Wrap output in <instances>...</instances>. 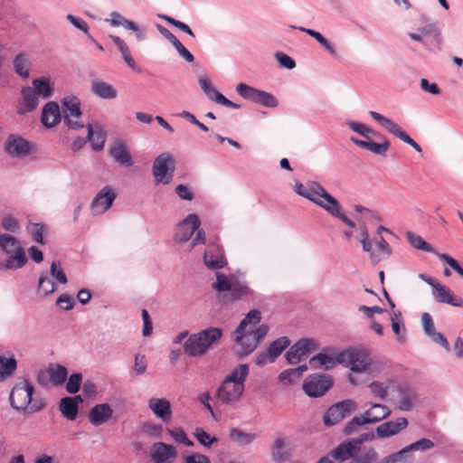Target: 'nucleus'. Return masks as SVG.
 <instances>
[{"mask_svg":"<svg viewBox=\"0 0 463 463\" xmlns=\"http://www.w3.org/2000/svg\"><path fill=\"white\" fill-rule=\"evenodd\" d=\"M117 197L114 189L109 186H104L93 198L90 208L95 215L102 214L107 212Z\"/></svg>","mask_w":463,"mask_h":463,"instance_id":"ddd939ff","label":"nucleus"},{"mask_svg":"<svg viewBox=\"0 0 463 463\" xmlns=\"http://www.w3.org/2000/svg\"><path fill=\"white\" fill-rule=\"evenodd\" d=\"M208 99L215 101L217 104H221L222 106L232 108V109H241V105L237 104L226 97H224L221 92H219L214 87H212L210 90L204 92Z\"/></svg>","mask_w":463,"mask_h":463,"instance_id":"a18cd8bd","label":"nucleus"},{"mask_svg":"<svg viewBox=\"0 0 463 463\" xmlns=\"http://www.w3.org/2000/svg\"><path fill=\"white\" fill-rule=\"evenodd\" d=\"M315 188L318 192L314 203L324 208L332 216L341 220L348 227L354 228L355 223L341 212L342 207L339 202L328 194L323 186H316Z\"/></svg>","mask_w":463,"mask_h":463,"instance_id":"39448f33","label":"nucleus"},{"mask_svg":"<svg viewBox=\"0 0 463 463\" xmlns=\"http://www.w3.org/2000/svg\"><path fill=\"white\" fill-rule=\"evenodd\" d=\"M354 447L351 445L348 439L339 443L327 455L320 458L317 463H344L356 455Z\"/></svg>","mask_w":463,"mask_h":463,"instance_id":"f8f14e48","label":"nucleus"},{"mask_svg":"<svg viewBox=\"0 0 463 463\" xmlns=\"http://www.w3.org/2000/svg\"><path fill=\"white\" fill-rule=\"evenodd\" d=\"M236 91L241 98L266 108H276L279 105L273 94L242 82L236 86Z\"/></svg>","mask_w":463,"mask_h":463,"instance_id":"0eeeda50","label":"nucleus"},{"mask_svg":"<svg viewBox=\"0 0 463 463\" xmlns=\"http://www.w3.org/2000/svg\"><path fill=\"white\" fill-rule=\"evenodd\" d=\"M203 262L208 269L213 270L224 268L227 260L222 248L215 243L208 245L203 254Z\"/></svg>","mask_w":463,"mask_h":463,"instance_id":"f3484780","label":"nucleus"},{"mask_svg":"<svg viewBox=\"0 0 463 463\" xmlns=\"http://www.w3.org/2000/svg\"><path fill=\"white\" fill-rule=\"evenodd\" d=\"M113 414L109 403H99L92 407L89 412V420L94 426H100L107 422Z\"/></svg>","mask_w":463,"mask_h":463,"instance_id":"5701e85b","label":"nucleus"},{"mask_svg":"<svg viewBox=\"0 0 463 463\" xmlns=\"http://www.w3.org/2000/svg\"><path fill=\"white\" fill-rule=\"evenodd\" d=\"M418 31L422 34L424 39V46L430 52H438L441 50L442 37L440 29L436 24H428L420 27Z\"/></svg>","mask_w":463,"mask_h":463,"instance_id":"dca6fc26","label":"nucleus"},{"mask_svg":"<svg viewBox=\"0 0 463 463\" xmlns=\"http://www.w3.org/2000/svg\"><path fill=\"white\" fill-rule=\"evenodd\" d=\"M316 349L315 342L312 339L302 338L295 343L285 354L288 364H297L305 355H307Z\"/></svg>","mask_w":463,"mask_h":463,"instance_id":"2eb2a0df","label":"nucleus"},{"mask_svg":"<svg viewBox=\"0 0 463 463\" xmlns=\"http://www.w3.org/2000/svg\"><path fill=\"white\" fill-rule=\"evenodd\" d=\"M34 387L28 380L17 383L11 390L9 401L11 406L17 411L30 413L43 410L46 403L42 399H33Z\"/></svg>","mask_w":463,"mask_h":463,"instance_id":"f03ea898","label":"nucleus"},{"mask_svg":"<svg viewBox=\"0 0 463 463\" xmlns=\"http://www.w3.org/2000/svg\"><path fill=\"white\" fill-rule=\"evenodd\" d=\"M369 424L364 414H360L353 417L347 423L345 424L343 432L345 435H352L358 431L359 427Z\"/></svg>","mask_w":463,"mask_h":463,"instance_id":"de8ad7c7","label":"nucleus"},{"mask_svg":"<svg viewBox=\"0 0 463 463\" xmlns=\"http://www.w3.org/2000/svg\"><path fill=\"white\" fill-rule=\"evenodd\" d=\"M17 367V361L14 356L9 358L0 354V381L10 377Z\"/></svg>","mask_w":463,"mask_h":463,"instance_id":"e433bc0d","label":"nucleus"},{"mask_svg":"<svg viewBox=\"0 0 463 463\" xmlns=\"http://www.w3.org/2000/svg\"><path fill=\"white\" fill-rule=\"evenodd\" d=\"M369 115L371 116L372 118H373L382 126H383L390 134L400 138L404 143L410 145L417 152L422 151L420 146L414 139H412L405 131H403L402 128L392 119L386 118L383 115L373 110L369 112Z\"/></svg>","mask_w":463,"mask_h":463,"instance_id":"1a4fd4ad","label":"nucleus"},{"mask_svg":"<svg viewBox=\"0 0 463 463\" xmlns=\"http://www.w3.org/2000/svg\"><path fill=\"white\" fill-rule=\"evenodd\" d=\"M48 373L52 383L55 386L62 384L66 381L68 375L66 367L61 364H56L55 367H50L48 369Z\"/></svg>","mask_w":463,"mask_h":463,"instance_id":"49530a36","label":"nucleus"},{"mask_svg":"<svg viewBox=\"0 0 463 463\" xmlns=\"http://www.w3.org/2000/svg\"><path fill=\"white\" fill-rule=\"evenodd\" d=\"M2 227L7 232L17 233L20 231V224L17 219L10 214H6L2 218Z\"/></svg>","mask_w":463,"mask_h":463,"instance_id":"052dcab7","label":"nucleus"},{"mask_svg":"<svg viewBox=\"0 0 463 463\" xmlns=\"http://www.w3.org/2000/svg\"><path fill=\"white\" fill-rule=\"evenodd\" d=\"M275 56L281 67L288 70H292L296 67V62L290 56L283 52H277Z\"/></svg>","mask_w":463,"mask_h":463,"instance_id":"774afa93","label":"nucleus"},{"mask_svg":"<svg viewBox=\"0 0 463 463\" xmlns=\"http://www.w3.org/2000/svg\"><path fill=\"white\" fill-rule=\"evenodd\" d=\"M337 363H341L340 359H335L332 355L319 353L309 360L312 368H324L325 370L332 369Z\"/></svg>","mask_w":463,"mask_h":463,"instance_id":"72a5a7b5","label":"nucleus"},{"mask_svg":"<svg viewBox=\"0 0 463 463\" xmlns=\"http://www.w3.org/2000/svg\"><path fill=\"white\" fill-rule=\"evenodd\" d=\"M392 327L393 333L397 335L400 342L405 341V327L402 319V313L398 311L394 314V317H392Z\"/></svg>","mask_w":463,"mask_h":463,"instance_id":"603ef678","label":"nucleus"},{"mask_svg":"<svg viewBox=\"0 0 463 463\" xmlns=\"http://www.w3.org/2000/svg\"><path fill=\"white\" fill-rule=\"evenodd\" d=\"M249 374V367L246 364H241L237 365L232 371L225 377L224 380L232 383H240L241 384H244V382L247 379Z\"/></svg>","mask_w":463,"mask_h":463,"instance_id":"c03bdc74","label":"nucleus"},{"mask_svg":"<svg viewBox=\"0 0 463 463\" xmlns=\"http://www.w3.org/2000/svg\"><path fill=\"white\" fill-rule=\"evenodd\" d=\"M250 291L249 287L244 282H241L234 279L229 293L225 294L223 298L226 301L232 302L241 299L242 297L248 296Z\"/></svg>","mask_w":463,"mask_h":463,"instance_id":"473e14b6","label":"nucleus"},{"mask_svg":"<svg viewBox=\"0 0 463 463\" xmlns=\"http://www.w3.org/2000/svg\"><path fill=\"white\" fill-rule=\"evenodd\" d=\"M161 18L164 19L167 24L178 28L188 35L194 37V33L188 24L168 15H162Z\"/></svg>","mask_w":463,"mask_h":463,"instance_id":"0e129e2a","label":"nucleus"},{"mask_svg":"<svg viewBox=\"0 0 463 463\" xmlns=\"http://www.w3.org/2000/svg\"><path fill=\"white\" fill-rule=\"evenodd\" d=\"M229 436L232 441L242 446L250 444L255 439V434L246 433L237 428L232 429Z\"/></svg>","mask_w":463,"mask_h":463,"instance_id":"8fccbe9b","label":"nucleus"},{"mask_svg":"<svg viewBox=\"0 0 463 463\" xmlns=\"http://www.w3.org/2000/svg\"><path fill=\"white\" fill-rule=\"evenodd\" d=\"M408 426V420L404 417H399L395 420L382 423L376 428L378 438H387L398 434Z\"/></svg>","mask_w":463,"mask_h":463,"instance_id":"412c9836","label":"nucleus"},{"mask_svg":"<svg viewBox=\"0 0 463 463\" xmlns=\"http://www.w3.org/2000/svg\"><path fill=\"white\" fill-rule=\"evenodd\" d=\"M418 400L416 392L411 388H400L398 409L402 411H411Z\"/></svg>","mask_w":463,"mask_h":463,"instance_id":"cd10ccee","label":"nucleus"},{"mask_svg":"<svg viewBox=\"0 0 463 463\" xmlns=\"http://www.w3.org/2000/svg\"><path fill=\"white\" fill-rule=\"evenodd\" d=\"M200 226V221L195 213L188 214L177 226L175 241L183 243L190 240Z\"/></svg>","mask_w":463,"mask_h":463,"instance_id":"a211bd4d","label":"nucleus"},{"mask_svg":"<svg viewBox=\"0 0 463 463\" xmlns=\"http://www.w3.org/2000/svg\"><path fill=\"white\" fill-rule=\"evenodd\" d=\"M350 369L353 372L362 373L370 365L368 355L361 351H353L348 354Z\"/></svg>","mask_w":463,"mask_h":463,"instance_id":"c756f323","label":"nucleus"},{"mask_svg":"<svg viewBox=\"0 0 463 463\" xmlns=\"http://www.w3.org/2000/svg\"><path fill=\"white\" fill-rule=\"evenodd\" d=\"M62 108H63V121L64 123L72 129H80L84 127L82 123L78 120H73L70 118H80L81 115L80 110V101L75 96L65 97L61 100Z\"/></svg>","mask_w":463,"mask_h":463,"instance_id":"9b49d317","label":"nucleus"},{"mask_svg":"<svg viewBox=\"0 0 463 463\" xmlns=\"http://www.w3.org/2000/svg\"><path fill=\"white\" fill-rule=\"evenodd\" d=\"M168 431L177 443L184 444L187 447L194 445V442L187 438L186 433L182 428H175L173 430H168Z\"/></svg>","mask_w":463,"mask_h":463,"instance_id":"bf43d9fd","label":"nucleus"},{"mask_svg":"<svg viewBox=\"0 0 463 463\" xmlns=\"http://www.w3.org/2000/svg\"><path fill=\"white\" fill-rule=\"evenodd\" d=\"M24 103L25 106V111L26 112H32L33 111L39 104V97L35 93V91L33 90V88L27 86L23 87L21 90Z\"/></svg>","mask_w":463,"mask_h":463,"instance_id":"ea45409f","label":"nucleus"},{"mask_svg":"<svg viewBox=\"0 0 463 463\" xmlns=\"http://www.w3.org/2000/svg\"><path fill=\"white\" fill-rule=\"evenodd\" d=\"M286 440L284 438L278 437L272 447V458L276 462H283L287 458V453L282 451V448L285 446Z\"/></svg>","mask_w":463,"mask_h":463,"instance_id":"5fc2aeb1","label":"nucleus"},{"mask_svg":"<svg viewBox=\"0 0 463 463\" xmlns=\"http://www.w3.org/2000/svg\"><path fill=\"white\" fill-rule=\"evenodd\" d=\"M233 279H230L226 275L216 272V282L213 284V288L219 292H224L231 289Z\"/></svg>","mask_w":463,"mask_h":463,"instance_id":"4d7b16f0","label":"nucleus"},{"mask_svg":"<svg viewBox=\"0 0 463 463\" xmlns=\"http://www.w3.org/2000/svg\"><path fill=\"white\" fill-rule=\"evenodd\" d=\"M14 69L16 74L23 79L29 78L30 62L26 55L23 52L17 54L14 59Z\"/></svg>","mask_w":463,"mask_h":463,"instance_id":"a19ab883","label":"nucleus"},{"mask_svg":"<svg viewBox=\"0 0 463 463\" xmlns=\"http://www.w3.org/2000/svg\"><path fill=\"white\" fill-rule=\"evenodd\" d=\"M41 122L47 128H52L61 122L60 108L57 102L49 101L43 106Z\"/></svg>","mask_w":463,"mask_h":463,"instance_id":"4be33fe9","label":"nucleus"},{"mask_svg":"<svg viewBox=\"0 0 463 463\" xmlns=\"http://www.w3.org/2000/svg\"><path fill=\"white\" fill-rule=\"evenodd\" d=\"M150 410L164 421H167L172 414L170 402L166 399L151 398L148 402Z\"/></svg>","mask_w":463,"mask_h":463,"instance_id":"bb28decb","label":"nucleus"},{"mask_svg":"<svg viewBox=\"0 0 463 463\" xmlns=\"http://www.w3.org/2000/svg\"><path fill=\"white\" fill-rule=\"evenodd\" d=\"M350 140L359 147L369 150L375 155L386 156V153L391 146L390 141L383 137V143H376L371 140H362L354 137H351Z\"/></svg>","mask_w":463,"mask_h":463,"instance_id":"a878e982","label":"nucleus"},{"mask_svg":"<svg viewBox=\"0 0 463 463\" xmlns=\"http://www.w3.org/2000/svg\"><path fill=\"white\" fill-rule=\"evenodd\" d=\"M55 291L54 282L48 277L46 272L41 274L38 281V293L46 297Z\"/></svg>","mask_w":463,"mask_h":463,"instance_id":"09e8293b","label":"nucleus"},{"mask_svg":"<svg viewBox=\"0 0 463 463\" xmlns=\"http://www.w3.org/2000/svg\"><path fill=\"white\" fill-rule=\"evenodd\" d=\"M375 438V435L373 431L363 433L360 436L353 439H348V441L354 447V450L356 453H359L360 447L362 444H364L365 441H371L373 440Z\"/></svg>","mask_w":463,"mask_h":463,"instance_id":"e2e57ef3","label":"nucleus"},{"mask_svg":"<svg viewBox=\"0 0 463 463\" xmlns=\"http://www.w3.org/2000/svg\"><path fill=\"white\" fill-rule=\"evenodd\" d=\"M0 250L6 255V259L0 262V269L16 270L28 261L21 241L11 234H0Z\"/></svg>","mask_w":463,"mask_h":463,"instance_id":"20e7f679","label":"nucleus"},{"mask_svg":"<svg viewBox=\"0 0 463 463\" xmlns=\"http://www.w3.org/2000/svg\"><path fill=\"white\" fill-rule=\"evenodd\" d=\"M243 392L244 384L224 380L217 390V396L221 402L231 404L238 402L242 396Z\"/></svg>","mask_w":463,"mask_h":463,"instance_id":"4468645a","label":"nucleus"},{"mask_svg":"<svg viewBox=\"0 0 463 463\" xmlns=\"http://www.w3.org/2000/svg\"><path fill=\"white\" fill-rule=\"evenodd\" d=\"M87 139L90 142L92 148L95 151L102 150L107 138L106 132L99 127H97L96 130H94L91 124L87 125Z\"/></svg>","mask_w":463,"mask_h":463,"instance_id":"7c9ffc66","label":"nucleus"},{"mask_svg":"<svg viewBox=\"0 0 463 463\" xmlns=\"http://www.w3.org/2000/svg\"><path fill=\"white\" fill-rule=\"evenodd\" d=\"M261 320V313L258 309H251L247 313L240 325L232 332V338L235 343L240 345L238 355L244 357L251 354L258 346L252 334L248 329L250 325L256 326Z\"/></svg>","mask_w":463,"mask_h":463,"instance_id":"7ed1b4c3","label":"nucleus"},{"mask_svg":"<svg viewBox=\"0 0 463 463\" xmlns=\"http://www.w3.org/2000/svg\"><path fill=\"white\" fill-rule=\"evenodd\" d=\"M254 326H255L250 325V326H248V329L250 331L253 337L255 338L254 340L259 345V343L267 335L269 328V326L266 324H261L256 329H253Z\"/></svg>","mask_w":463,"mask_h":463,"instance_id":"69168bd1","label":"nucleus"},{"mask_svg":"<svg viewBox=\"0 0 463 463\" xmlns=\"http://www.w3.org/2000/svg\"><path fill=\"white\" fill-rule=\"evenodd\" d=\"M435 444L432 440L423 438L420 439L417 441L411 443L405 446L406 449L410 454H412L413 451H427L432 448H434Z\"/></svg>","mask_w":463,"mask_h":463,"instance_id":"864d4df0","label":"nucleus"},{"mask_svg":"<svg viewBox=\"0 0 463 463\" xmlns=\"http://www.w3.org/2000/svg\"><path fill=\"white\" fill-rule=\"evenodd\" d=\"M406 238L413 248L426 252H431L436 255L439 254L438 252H436L435 249L430 244L426 242L420 235L415 234L411 232H408L406 233Z\"/></svg>","mask_w":463,"mask_h":463,"instance_id":"37998d69","label":"nucleus"},{"mask_svg":"<svg viewBox=\"0 0 463 463\" xmlns=\"http://www.w3.org/2000/svg\"><path fill=\"white\" fill-rule=\"evenodd\" d=\"M175 164L169 153H162L157 156L153 163L152 172L156 184H168L174 177Z\"/></svg>","mask_w":463,"mask_h":463,"instance_id":"423d86ee","label":"nucleus"},{"mask_svg":"<svg viewBox=\"0 0 463 463\" xmlns=\"http://www.w3.org/2000/svg\"><path fill=\"white\" fill-rule=\"evenodd\" d=\"M356 409L357 403L351 399L335 402L325 412L323 422L326 426H334L350 416Z\"/></svg>","mask_w":463,"mask_h":463,"instance_id":"6e6552de","label":"nucleus"},{"mask_svg":"<svg viewBox=\"0 0 463 463\" xmlns=\"http://www.w3.org/2000/svg\"><path fill=\"white\" fill-rule=\"evenodd\" d=\"M56 305L62 310L68 311L73 308L75 301L68 294H61L56 300Z\"/></svg>","mask_w":463,"mask_h":463,"instance_id":"338daca9","label":"nucleus"},{"mask_svg":"<svg viewBox=\"0 0 463 463\" xmlns=\"http://www.w3.org/2000/svg\"><path fill=\"white\" fill-rule=\"evenodd\" d=\"M5 152L14 157H24L31 153L32 145L25 138L10 135L5 145Z\"/></svg>","mask_w":463,"mask_h":463,"instance_id":"6ab92c4d","label":"nucleus"},{"mask_svg":"<svg viewBox=\"0 0 463 463\" xmlns=\"http://www.w3.org/2000/svg\"><path fill=\"white\" fill-rule=\"evenodd\" d=\"M59 410L62 416L69 420H74L79 412V408L69 399V396L61 399Z\"/></svg>","mask_w":463,"mask_h":463,"instance_id":"4c0bfd02","label":"nucleus"},{"mask_svg":"<svg viewBox=\"0 0 463 463\" xmlns=\"http://www.w3.org/2000/svg\"><path fill=\"white\" fill-rule=\"evenodd\" d=\"M33 90L35 91L38 97L43 99H49L53 94V86L51 83L49 78L42 77L34 79L32 82Z\"/></svg>","mask_w":463,"mask_h":463,"instance_id":"f704fd0d","label":"nucleus"},{"mask_svg":"<svg viewBox=\"0 0 463 463\" xmlns=\"http://www.w3.org/2000/svg\"><path fill=\"white\" fill-rule=\"evenodd\" d=\"M391 413L390 409L380 403L372 404L371 408L366 410L364 414L368 423H376L387 418Z\"/></svg>","mask_w":463,"mask_h":463,"instance_id":"2f4dec72","label":"nucleus"},{"mask_svg":"<svg viewBox=\"0 0 463 463\" xmlns=\"http://www.w3.org/2000/svg\"><path fill=\"white\" fill-rule=\"evenodd\" d=\"M90 90L94 95L103 99H113L118 96L117 90L111 84L102 80H93Z\"/></svg>","mask_w":463,"mask_h":463,"instance_id":"c85d7f7f","label":"nucleus"},{"mask_svg":"<svg viewBox=\"0 0 463 463\" xmlns=\"http://www.w3.org/2000/svg\"><path fill=\"white\" fill-rule=\"evenodd\" d=\"M177 456L175 448L165 442H156L151 446L150 458L153 463H170Z\"/></svg>","mask_w":463,"mask_h":463,"instance_id":"aec40b11","label":"nucleus"},{"mask_svg":"<svg viewBox=\"0 0 463 463\" xmlns=\"http://www.w3.org/2000/svg\"><path fill=\"white\" fill-rule=\"evenodd\" d=\"M109 156L119 165L129 167L133 165L134 161L128 147L122 142H117L110 146L109 150Z\"/></svg>","mask_w":463,"mask_h":463,"instance_id":"393cba45","label":"nucleus"},{"mask_svg":"<svg viewBox=\"0 0 463 463\" xmlns=\"http://www.w3.org/2000/svg\"><path fill=\"white\" fill-rule=\"evenodd\" d=\"M50 273L52 278H54L59 283L65 284L67 283V276L61 267V263L59 261H53L51 265Z\"/></svg>","mask_w":463,"mask_h":463,"instance_id":"680f3d73","label":"nucleus"},{"mask_svg":"<svg viewBox=\"0 0 463 463\" xmlns=\"http://www.w3.org/2000/svg\"><path fill=\"white\" fill-rule=\"evenodd\" d=\"M378 457V452L374 448H364L361 454L357 453L347 463H375Z\"/></svg>","mask_w":463,"mask_h":463,"instance_id":"58836bf2","label":"nucleus"},{"mask_svg":"<svg viewBox=\"0 0 463 463\" xmlns=\"http://www.w3.org/2000/svg\"><path fill=\"white\" fill-rule=\"evenodd\" d=\"M290 345V340L287 336H280L271 342L267 350L269 352V356L272 359H276L282 354V352L288 347Z\"/></svg>","mask_w":463,"mask_h":463,"instance_id":"79ce46f5","label":"nucleus"},{"mask_svg":"<svg viewBox=\"0 0 463 463\" xmlns=\"http://www.w3.org/2000/svg\"><path fill=\"white\" fill-rule=\"evenodd\" d=\"M222 337V330L219 327L210 326L198 333L192 334L184 343V352L191 357L204 355L210 349H213Z\"/></svg>","mask_w":463,"mask_h":463,"instance_id":"f257e3e1","label":"nucleus"},{"mask_svg":"<svg viewBox=\"0 0 463 463\" xmlns=\"http://www.w3.org/2000/svg\"><path fill=\"white\" fill-rule=\"evenodd\" d=\"M333 386V379L326 374H313L307 377L303 383L305 393L313 398L323 396Z\"/></svg>","mask_w":463,"mask_h":463,"instance_id":"9d476101","label":"nucleus"},{"mask_svg":"<svg viewBox=\"0 0 463 463\" xmlns=\"http://www.w3.org/2000/svg\"><path fill=\"white\" fill-rule=\"evenodd\" d=\"M194 435L198 442L204 447L209 448L218 441L216 437H211L203 428L200 427L195 429Z\"/></svg>","mask_w":463,"mask_h":463,"instance_id":"13d9d810","label":"nucleus"},{"mask_svg":"<svg viewBox=\"0 0 463 463\" xmlns=\"http://www.w3.org/2000/svg\"><path fill=\"white\" fill-rule=\"evenodd\" d=\"M82 383V374L80 373H74L70 375L67 383L66 391L71 394L77 393Z\"/></svg>","mask_w":463,"mask_h":463,"instance_id":"6e6d98bb","label":"nucleus"},{"mask_svg":"<svg viewBox=\"0 0 463 463\" xmlns=\"http://www.w3.org/2000/svg\"><path fill=\"white\" fill-rule=\"evenodd\" d=\"M434 289L433 295L439 303H446L453 307H463V298L455 296L448 287L439 283L437 286H434Z\"/></svg>","mask_w":463,"mask_h":463,"instance_id":"b1692460","label":"nucleus"},{"mask_svg":"<svg viewBox=\"0 0 463 463\" xmlns=\"http://www.w3.org/2000/svg\"><path fill=\"white\" fill-rule=\"evenodd\" d=\"M413 454H410L405 447L396 452H392L375 463H412Z\"/></svg>","mask_w":463,"mask_h":463,"instance_id":"c9c22d12","label":"nucleus"},{"mask_svg":"<svg viewBox=\"0 0 463 463\" xmlns=\"http://www.w3.org/2000/svg\"><path fill=\"white\" fill-rule=\"evenodd\" d=\"M316 186H321L320 184H318L317 183H313L308 188L306 187L303 184H300V183H297L295 184V192L310 200L311 202L314 203L316 197L317 196V190L315 188Z\"/></svg>","mask_w":463,"mask_h":463,"instance_id":"3c124183","label":"nucleus"}]
</instances>
